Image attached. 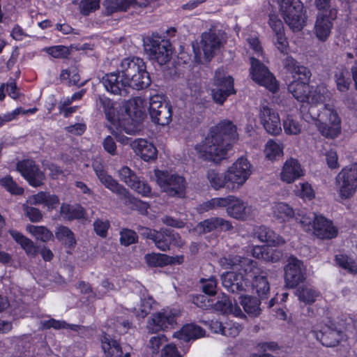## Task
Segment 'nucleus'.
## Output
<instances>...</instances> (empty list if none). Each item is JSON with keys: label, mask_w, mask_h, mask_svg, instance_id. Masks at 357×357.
I'll list each match as a JSON object with an SVG mask.
<instances>
[{"label": "nucleus", "mask_w": 357, "mask_h": 357, "mask_svg": "<svg viewBox=\"0 0 357 357\" xmlns=\"http://www.w3.org/2000/svg\"><path fill=\"white\" fill-rule=\"evenodd\" d=\"M318 215L314 213H308L305 214H298L296 217V221L305 231H310L312 229V225L317 220Z\"/></svg>", "instance_id": "864d4df0"}, {"label": "nucleus", "mask_w": 357, "mask_h": 357, "mask_svg": "<svg viewBox=\"0 0 357 357\" xmlns=\"http://www.w3.org/2000/svg\"><path fill=\"white\" fill-rule=\"evenodd\" d=\"M337 11L335 8L319 12L314 25V33L317 37L322 41L327 39L331 33L333 21L337 17Z\"/></svg>", "instance_id": "4468645a"}, {"label": "nucleus", "mask_w": 357, "mask_h": 357, "mask_svg": "<svg viewBox=\"0 0 357 357\" xmlns=\"http://www.w3.org/2000/svg\"><path fill=\"white\" fill-rule=\"evenodd\" d=\"M184 244V241L177 232L168 229H161L155 246L161 251L165 252L170 249V245L181 248Z\"/></svg>", "instance_id": "4be33fe9"}, {"label": "nucleus", "mask_w": 357, "mask_h": 357, "mask_svg": "<svg viewBox=\"0 0 357 357\" xmlns=\"http://www.w3.org/2000/svg\"><path fill=\"white\" fill-rule=\"evenodd\" d=\"M99 7L100 0H82L79 4L80 12L84 15H88Z\"/></svg>", "instance_id": "0e129e2a"}, {"label": "nucleus", "mask_w": 357, "mask_h": 357, "mask_svg": "<svg viewBox=\"0 0 357 357\" xmlns=\"http://www.w3.org/2000/svg\"><path fill=\"white\" fill-rule=\"evenodd\" d=\"M336 263L342 268L347 270L351 273H357V266L355 262L347 255H337L335 256Z\"/></svg>", "instance_id": "6e6d98bb"}, {"label": "nucleus", "mask_w": 357, "mask_h": 357, "mask_svg": "<svg viewBox=\"0 0 357 357\" xmlns=\"http://www.w3.org/2000/svg\"><path fill=\"white\" fill-rule=\"evenodd\" d=\"M202 284V289L204 294L208 296H214L217 292V280L214 276L208 279L201 278L199 280Z\"/></svg>", "instance_id": "5fc2aeb1"}, {"label": "nucleus", "mask_w": 357, "mask_h": 357, "mask_svg": "<svg viewBox=\"0 0 357 357\" xmlns=\"http://www.w3.org/2000/svg\"><path fill=\"white\" fill-rule=\"evenodd\" d=\"M101 347L105 357H129V353H123L119 343L109 335L104 333L101 337Z\"/></svg>", "instance_id": "c85d7f7f"}, {"label": "nucleus", "mask_w": 357, "mask_h": 357, "mask_svg": "<svg viewBox=\"0 0 357 357\" xmlns=\"http://www.w3.org/2000/svg\"><path fill=\"white\" fill-rule=\"evenodd\" d=\"M208 325L212 332L229 337H236L242 330L240 324L227 317L225 314H217Z\"/></svg>", "instance_id": "9d476101"}, {"label": "nucleus", "mask_w": 357, "mask_h": 357, "mask_svg": "<svg viewBox=\"0 0 357 357\" xmlns=\"http://www.w3.org/2000/svg\"><path fill=\"white\" fill-rule=\"evenodd\" d=\"M155 182L161 191L169 197H183L185 195L186 181L184 177L168 172L155 170Z\"/></svg>", "instance_id": "20e7f679"}, {"label": "nucleus", "mask_w": 357, "mask_h": 357, "mask_svg": "<svg viewBox=\"0 0 357 357\" xmlns=\"http://www.w3.org/2000/svg\"><path fill=\"white\" fill-rule=\"evenodd\" d=\"M213 309L221 312H242L236 301L233 303L229 296L225 293L218 297L217 301L213 304Z\"/></svg>", "instance_id": "c9c22d12"}, {"label": "nucleus", "mask_w": 357, "mask_h": 357, "mask_svg": "<svg viewBox=\"0 0 357 357\" xmlns=\"http://www.w3.org/2000/svg\"><path fill=\"white\" fill-rule=\"evenodd\" d=\"M118 176L121 181L125 183L130 188L135 187L139 177L136 173L127 166L122 167L118 171Z\"/></svg>", "instance_id": "49530a36"}, {"label": "nucleus", "mask_w": 357, "mask_h": 357, "mask_svg": "<svg viewBox=\"0 0 357 357\" xmlns=\"http://www.w3.org/2000/svg\"><path fill=\"white\" fill-rule=\"evenodd\" d=\"M242 273L229 271L221 275L222 286L230 293L241 294L246 291L247 284Z\"/></svg>", "instance_id": "6ab92c4d"}, {"label": "nucleus", "mask_w": 357, "mask_h": 357, "mask_svg": "<svg viewBox=\"0 0 357 357\" xmlns=\"http://www.w3.org/2000/svg\"><path fill=\"white\" fill-rule=\"evenodd\" d=\"M259 118L264 128L268 133L276 135L282 131L278 114L267 105L260 106Z\"/></svg>", "instance_id": "f3484780"}, {"label": "nucleus", "mask_w": 357, "mask_h": 357, "mask_svg": "<svg viewBox=\"0 0 357 357\" xmlns=\"http://www.w3.org/2000/svg\"><path fill=\"white\" fill-rule=\"evenodd\" d=\"M102 82L106 90L114 94L121 96H127L129 93L130 86L126 82L122 73L118 72L106 74L102 79Z\"/></svg>", "instance_id": "2eb2a0df"}, {"label": "nucleus", "mask_w": 357, "mask_h": 357, "mask_svg": "<svg viewBox=\"0 0 357 357\" xmlns=\"http://www.w3.org/2000/svg\"><path fill=\"white\" fill-rule=\"evenodd\" d=\"M288 91L298 101L310 102V88L309 84L300 83L294 80L288 85Z\"/></svg>", "instance_id": "473e14b6"}, {"label": "nucleus", "mask_w": 357, "mask_h": 357, "mask_svg": "<svg viewBox=\"0 0 357 357\" xmlns=\"http://www.w3.org/2000/svg\"><path fill=\"white\" fill-rule=\"evenodd\" d=\"M137 239L138 236L133 230L123 229L120 232V242L123 245L128 246L137 242Z\"/></svg>", "instance_id": "052dcab7"}, {"label": "nucleus", "mask_w": 357, "mask_h": 357, "mask_svg": "<svg viewBox=\"0 0 357 357\" xmlns=\"http://www.w3.org/2000/svg\"><path fill=\"white\" fill-rule=\"evenodd\" d=\"M233 229L231 223L222 218H211L199 222L195 229L199 233H208L215 229L229 231Z\"/></svg>", "instance_id": "a878e982"}, {"label": "nucleus", "mask_w": 357, "mask_h": 357, "mask_svg": "<svg viewBox=\"0 0 357 357\" xmlns=\"http://www.w3.org/2000/svg\"><path fill=\"white\" fill-rule=\"evenodd\" d=\"M144 50L149 58L156 61L160 65L167 63L172 54V45L168 40L153 34L144 40Z\"/></svg>", "instance_id": "39448f33"}, {"label": "nucleus", "mask_w": 357, "mask_h": 357, "mask_svg": "<svg viewBox=\"0 0 357 357\" xmlns=\"http://www.w3.org/2000/svg\"><path fill=\"white\" fill-rule=\"evenodd\" d=\"M55 237L59 241L63 242L68 247L76 244V240L73 232L67 227L60 225L56 227Z\"/></svg>", "instance_id": "79ce46f5"}, {"label": "nucleus", "mask_w": 357, "mask_h": 357, "mask_svg": "<svg viewBox=\"0 0 357 357\" xmlns=\"http://www.w3.org/2000/svg\"><path fill=\"white\" fill-rule=\"evenodd\" d=\"M264 153L266 157L269 160H276L277 158L282 155V147L274 142L273 140H268L266 143Z\"/></svg>", "instance_id": "3c124183"}, {"label": "nucleus", "mask_w": 357, "mask_h": 357, "mask_svg": "<svg viewBox=\"0 0 357 357\" xmlns=\"http://www.w3.org/2000/svg\"><path fill=\"white\" fill-rule=\"evenodd\" d=\"M125 109L128 118L135 126L139 125L145 116V113L137 105L135 100L128 101L125 105Z\"/></svg>", "instance_id": "e433bc0d"}, {"label": "nucleus", "mask_w": 357, "mask_h": 357, "mask_svg": "<svg viewBox=\"0 0 357 357\" xmlns=\"http://www.w3.org/2000/svg\"><path fill=\"white\" fill-rule=\"evenodd\" d=\"M176 324V314H153L147 327L153 333L172 328Z\"/></svg>", "instance_id": "b1692460"}, {"label": "nucleus", "mask_w": 357, "mask_h": 357, "mask_svg": "<svg viewBox=\"0 0 357 357\" xmlns=\"http://www.w3.org/2000/svg\"><path fill=\"white\" fill-rule=\"evenodd\" d=\"M303 263L291 256L287 260L284 267V279L286 285L290 288L296 287L305 280Z\"/></svg>", "instance_id": "dca6fc26"}, {"label": "nucleus", "mask_w": 357, "mask_h": 357, "mask_svg": "<svg viewBox=\"0 0 357 357\" xmlns=\"http://www.w3.org/2000/svg\"><path fill=\"white\" fill-rule=\"evenodd\" d=\"M316 338L326 347H335L346 340V335L340 331L328 326L321 327L319 332L314 331Z\"/></svg>", "instance_id": "412c9836"}, {"label": "nucleus", "mask_w": 357, "mask_h": 357, "mask_svg": "<svg viewBox=\"0 0 357 357\" xmlns=\"http://www.w3.org/2000/svg\"><path fill=\"white\" fill-rule=\"evenodd\" d=\"M60 214L65 219L72 220L75 219H82L84 217V210L80 206H70L63 204L60 208Z\"/></svg>", "instance_id": "4c0bfd02"}, {"label": "nucleus", "mask_w": 357, "mask_h": 357, "mask_svg": "<svg viewBox=\"0 0 357 357\" xmlns=\"http://www.w3.org/2000/svg\"><path fill=\"white\" fill-rule=\"evenodd\" d=\"M255 235L260 241L266 243L268 246H280L285 242L280 235L265 226L257 228Z\"/></svg>", "instance_id": "2f4dec72"}, {"label": "nucleus", "mask_w": 357, "mask_h": 357, "mask_svg": "<svg viewBox=\"0 0 357 357\" xmlns=\"http://www.w3.org/2000/svg\"><path fill=\"white\" fill-rule=\"evenodd\" d=\"M283 127L284 132L289 135H298L301 131V125L290 116L283 121Z\"/></svg>", "instance_id": "bf43d9fd"}, {"label": "nucleus", "mask_w": 357, "mask_h": 357, "mask_svg": "<svg viewBox=\"0 0 357 357\" xmlns=\"http://www.w3.org/2000/svg\"><path fill=\"white\" fill-rule=\"evenodd\" d=\"M96 107L98 109L102 108L107 120L112 121L115 114V109L113 101L105 96H98L96 99Z\"/></svg>", "instance_id": "a19ab883"}, {"label": "nucleus", "mask_w": 357, "mask_h": 357, "mask_svg": "<svg viewBox=\"0 0 357 357\" xmlns=\"http://www.w3.org/2000/svg\"><path fill=\"white\" fill-rule=\"evenodd\" d=\"M252 255L257 259L273 263L278 261L282 257V253L279 250L259 245L252 248Z\"/></svg>", "instance_id": "72a5a7b5"}, {"label": "nucleus", "mask_w": 357, "mask_h": 357, "mask_svg": "<svg viewBox=\"0 0 357 357\" xmlns=\"http://www.w3.org/2000/svg\"><path fill=\"white\" fill-rule=\"evenodd\" d=\"M237 136L236 128L230 121H224L210 129L209 133L195 149L206 161L219 162L231 148V140Z\"/></svg>", "instance_id": "f257e3e1"}, {"label": "nucleus", "mask_w": 357, "mask_h": 357, "mask_svg": "<svg viewBox=\"0 0 357 357\" xmlns=\"http://www.w3.org/2000/svg\"><path fill=\"white\" fill-rule=\"evenodd\" d=\"M172 107L162 96L155 95L150 98L149 112L152 121L160 126H167L172 117Z\"/></svg>", "instance_id": "6e6552de"}, {"label": "nucleus", "mask_w": 357, "mask_h": 357, "mask_svg": "<svg viewBox=\"0 0 357 357\" xmlns=\"http://www.w3.org/2000/svg\"><path fill=\"white\" fill-rule=\"evenodd\" d=\"M253 208L247 202L233 196V199L229 207L227 208V213L236 220H245L252 215Z\"/></svg>", "instance_id": "5701e85b"}, {"label": "nucleus", "mask_w": 357, "mask_h": 357, "mask_svg": "<svg viewBox=\"0 0 357 357\" xmlns=\"http://www.w3.org/2000/svg\"><path fill=\"white\" fill-rule=\"evenodd\" d=\"M0 184L12 194L22 195L24 189L19 187L10 176H6L0 180Z\"/></svg>", "instance_id": "680f3d73"}, {"label": "nucleus", "mask_w": 357, "mask_h": 357, "mask_svg": "<svg viewBox=\"0 0 357 357\" xmlns=\"http://www.w3.org/2000/svg\"><path fill=\"white\" fill-rule=\"evenodd\" d=\"M317 126L321 134L326 138H335L340 132V126H329L326 123L319 122L317 123Z\"/></svg>", "instance_id": "8fccbe9b"}, {"label": "nucleus", "mask_w": 357, "mask_h": 357, "mask_svg": "<svg viewBox=\"0 0 357 357\" xmlns=\"http://www.w3.org/2000/svg\"><path fill=\"white\" fill-rule=\"evenodd\" d=\"M137 229L143 238L152 240L155 245H156L159 231L143 226H139Z\"/></svg>", "instance_id": "338daca9"}, {"label": "nucleus", "mask_w": 357, "mask_h": 357, "mask_svg": "<svg viewBox=\"0 0 357 357\" xmlns=\"http://www.w3.org/2000/svg\"><path fill=\"white\" fill-rule=\"evenodd\" d=\"M130 88L140 90L147 88L151 83L149 73L144 60L139 57H128L122 60L118 68Z\"/></svg>", "instance_id": "f03ea898"}, {"label": "nucleus", "mask_w": 357, "mask_h": 357, "mask_svg": "<svg viewBox=\"0 0 357 357\" xmlns=\"http://www.w3.org/2000/svg\"><path fill=\"white\" fill-rule=\"evenodd\" d=\"M273 209V216L280 222L288 220L295 215L293 208L283 202L275 204Z\"/></svg>", "instance_id": "ea45409f"}, {"label": "nucleus", "mask_w": 357, "mask_h": 357, "mask_svg": "<svg viewBox=\"0 0 357 357\" xmlns=\"http://www.w3.org/2000/svg\"><path fill=\"white\" fill-rule=\"evenodd\" d=\"M220 264L226 268L243 270L247 274L257 262L251 259L236 255L221 258Z\"/></svg>", "instance_id": "cd10ccee"}, {"label": "nucleus", "mask_w": 357, "mask_h": 357, "mask_svg": "<svg viewBox=\"0 0 357 357\" xmlns=\"http://www.w3.org/2000/svg\"><path fill=\"white\" fill-rule=\"evenodd\" d=\"M247 280L252 279V287L260 297L266 296L270 291V284L267 278V273L261 271L255 264L246 274Z\"/></svg>", "instance_id": "a211bd4d"}, {"label": "nucleus", "mask_w": 357, "mask_h": 357, "mask_svg": "<svg viewBox=\"0 0 357 357\" xmlns=\"http://www.w3.org/2000/svg\"><path fill=\"white\" fill-rule=\"evenodd\" d=\"M98 179L102 185L112 192L121 198L128 199L130 203L136 204L138 200L132 197L129 191L119 182L109 175L106 172H98Z\"/></svg>", "instance_id": "aec40b11"}, {"label": "nucleus", "mask_w": 357, "mask_h": 357, "mask_svg": "<svg viewBox=\"0 0 357 357\" xmlns=\"http://www.w3.org/2000/svg\"><path fill=\"white\" fill-rule=\"evenodd\" d=\"M280 12L285 23L294 32L301 31L306 25L307 15L300 0H279Z\"/></svg>", "instance_id": "7ed1b4c3"}, {"label": "nucleus", "mask_w": 357, "mask_h": 357, "mask_svg": "<svg viewBox=\"0 0 357 357\" xmlns=\"http://www.w3.org/2000/svg\"><path fill=\"white\" fill-rule=\"evenodd\" d=\"M268 24L275 33V35L277 34V33L284 31L282 20L274 13L269 15Z\"/></svg>", "instance_id": "774afa93"}, {"label": "nucleus", "mask_w": 357, "mask_h": 357, "mask_svg": "<svg viewBox=\"0 0 357 357\" xmlns=\"http://www.w3.org/2000/svg\"><path fill=\"white\" fill-rule=\"evenodd\" d=\"M22 208L31 222H38L42 220L43 215L38 208L26 204L22 206Z\"/></svg>", "instance_id": "69168bd1"}, {"label": "nucleus", "mask_w": 357, "mask_h": 357, "mask_svg": "<svg viewBox=\"0 0 357 357\" xmlns=\"http://www.w3.org/2000/svg\"><path fill=\"white\" fill-rule=\"evenodd\" d=\"M224 33L220 31L211 30L203 33L201 44L206 61H210L220 48L223 45Z\"/></svg>", "instance_id": "ddd939ff"}, {"label": "nucleus", "mask_w": 357, "mask_h": 357, "mask_svg": "<svg viewBox=\"0 0 357 357\" xmlns=\"http://www.w3.org/2000/svg\"><path fill=\"white\" fill-rule=\"evenodd\" d=\"M60 79L62 80L69 79L70 85L82 86L85 84V82L79 83L80 77L75 68L63 70L60 75Z\"/></svg>", "instance_id": "603ef678"}, {"label": "nucleus", "mask_w": 357, "mask_h": 357, "mask_svg": "<svg viewBox=\"0 0 357 357\" xmlns=\"http://www.w3.org/2000/svg\"><path fill=\"white\" fill-rule=\"evenodd\" d=\"M331 98V93L324 86H317L313 92L310 91V102L313 103H324Z\"/></svg>", "instance_id": "09e8293b"}, {"label": "nucleus", "mask_w": 357, "mask_h": 357, "mask_svg": "<svg viewBox=\"0 0 357 357\" xmlns=\"http://www.w3.org/2000/svg\"><path fill=\"white\" fill-rule=\"evenodd\" d=\"M135 153L144 161L154 160L157 158L158 151L155 146L144 139H137L130 142Z\"/></svg>", "instance_id": "393cba45"}, {"label": "nucleus", "mask_w": 357, "mask_h": 357, "mask_svg": "<svg viewBox=\"0 0 357 357\" xmlns=\"http://www.w3.org/2000/svg\"><path fill=\"white\" fill-rule=\"evenodd\" d=\"M333 74L337 90L342 92L347 91L349 88L351 79L349 73L346 67L343 65L336 66Z\"/></svg>", "instance_id": "f704fd0d"}, {"label": "nucleus", "mask_w": 357, "mask_h": 357, "mask_svg": "<svg viewBox=\"0 0 357 357\" xmlns=\"http://www.w3.org/2000/svg\"><path fill=\"white\" fill-rule=\"evenodd\" d=\"M313 234L321 239L333 238L336 236L337 231L331 221L322 215H319L312 225Z\"/></svg>", "instance_id": "bb28decb"}, {"label": "nucleus", "mask_w": 357, "mask_h": 357, "mask_svg": "<svg viewBox=\"0 0 357 357\" xmlns=\"http://www.w3.org/2000/svg\"><path fill=\"white\" fill-rule=\"evenodd\" d=\"M297 295L300 301L305 303H313L317 296V292L309 287H302L297 289Z\"/></svg>", "instance_id": "4d7b16f0"}, {"label": "nucleus", "mask_w": 357, "mask_h": 357, "mask_svg": "<svg viewBox=\"0 0 357 357\" xmlns=\"http://www.w3.org/2000/svg\"><path fill=\"white\" fill-rule=\"evenodd\" d=\"M214 85L215 87L212 89V97L217 104L222 105L230 95L236 93L233 77L226 75L222 68L215 70Z\"/></svg>", "instance_id": "0eeeda50"}, {"label": "nucleus", "mask_w": 357, "mask_h": 357, "mask_svg": "<svg viewBox=\"0 0 357 357\" xmlns=\"http://www.w3.org/2000/svg\"><path fill=\"white\" fill-rule=\"evenodd\" d=\"M206 176L211 187L215 190H218L222 188H227L226 172L224 174H220L214 169H209L207 172Z\"/></svg>", "instance_id": "37998d69"}, {"label": "nucleus", "mask_w": 357, "mask_h": 357, "mask_svg": "<svg viewBox=\"0 0 357 357\" xmlns=\"http://www.w3.org/2000/svg\"><path fill=\"white\" fill-rule=\"evenodd\" d=\"M132 0H106L105 6L107 15H111L117 11H126Z\"/></svg>", "instance_id": "a18cd8bd"}, {"label": "nucleus", "mask_w": 357, "mask_h": 357, "mask_svg": "<svg viewBox=\"0 0 357 357\" xmlns=\"http://www.w3.org/2000/svg\"><path fill=\"white\" fill-rule=\"evenodd\" d=\"M292 75L298 82L308 84L312 73L307 67L298 66Z\"/></svg>", "instance_id": "e2e57ef3"}, {"label": "nucleus", "mask_w": 357, "mask_h": 357, "mask_svg": "<svg viewBox=\"0 0 357 357\" xmlns=\"http://www.w3.org/2000/svg\"><path fill=\"white\" fill-rule=\"evenodd\" d=\"M228 189H238L251 174V165L247 158L238 159L226 172Z\"/></svg>", "instance_id": "423d86ee"}, {"label": "nucleus", "mask_w": 357, "mask_h": 357, "mask_svg": "<svg viewBox=\"0 0 357 357\" xmlns=\"http://www.w3.org/2000/svg\"><path fill=\"white\" fill-rule=\"evenodd\" d=\"M250 73L252 79L274 92L278 89L276 79L268 68L258 59L252 57Z\"/></svg>", "instance_id": "f8f14e48"}, {"label": "nucleus", "mask_w": 357, "mask_h": 357, "mask_svg": "<svg viewBox=\"0 0 357 357\" xmlns=\"http://www.w3.org/2000/svg\"><path fill=\"white\" fill-rule=\"evenodd\" d=\"M302 174V169L298 160L291 158L284 164L280 176L283 181L290 183L301 176Z\"/></svg>", "instance_id": "c756f323"}, {"label": "nucleus", "mask_w": 357, "mask_h": 357, "mask_svg": "<svg viewBox=\"0 0 357 357\" xmlns=\"http://www.w3.org/2000/svg\"><path fill=\"white\" fill-rule=\"evenodd\" d=\"M144 259L148 266L151 267H162L172 261L170 256L160 253L147 254Z\"/></svg>", "instance_id": "c03bdc74"}, {"label": "nucleus", "mask_w": 357, "mask_h": 357, "mask_svg": "<svg viewBox=\"0 0 357 357\" xmlns=\"http://www.w3.org/2000/svg\"><path fill=\"white\" fill-rule=\"evenodd\" d=\"M17 170L33 187H40L44 184L45 173L32 160H22L17 163Z\"/></svg>", "instance_id": "9b49d317"}, {"label": "nucleus", "mask_w": 357, "mask_h": 357, "mask_svg": "<svg viewBox=\"0 0 357 357\" xmlns=\"http://www.w3.org/2000/svg\"><path fill=\"white\" fill-rule=\"evenodd\" d=\"M47 54L56 59H66L70 54L69 48L64 45H56L45 48Z\"/></svg>", "instance_id": "13d9d810"}, {"label": "nucleus", "mask_w": 357, "mask_h": 357, "mask_svg": "<svg viewBox=\"0 0 357 357\" xmlns=\"http://www.w3.org/2000/svg\"><path fill=\"white\" fill-rule=\"evenodd\" d=\"M205 334V331L200 326L194 324H188L184 325L181 329L176 332L173 336L178 340L188 342L202 337Z\"/></svg>", "instance_id": "7c9ffc66"}, {"label": "nucleus", "mask_w": 357, "mask_h": 357, "mask_svg": "<svg viewBox=\"0 0 357 357\" xmlns=\"http://www.w3.org/2000/svg\"><path fill=\"white\" fill-rule=\"evenodd\" d=\"M29 230L37 239L43 242L49 241L54 237L52 232L43 226L30 225Z\"/></svg>", "instance_id": "de8ad7c7"}, {"label": "nucleus", "mask_w": 357, "mask_h": 357, "mask_svg": "<svg viewBox=\"0 0 357 357\" xmlns=\"http://www.w3.org/2000/svg\"><path fill=\"white\" fill-rule=\"evenodd\" d=\"M239 303L245 312H257L262 310L260 307L261 301L255 296L242 295L239 297Z\"/></svg>", "instance_id": "58836bf2"}, {"label": "nucleus", "mask_w": 357, "mask_h": 357, "mask_svg": "<svg viewBox=\"0 0 357 357\" xmlns=\"http://www.w3.org/2000/svg\"><path fill=\"white\" fill-rule=\"evenodd\" d=\"M339 192L342 199L353 196L357 188V165L344 168L336 177Z\"/></svg>", "instance_id": "1a4fd4ad"}]
</instances>
